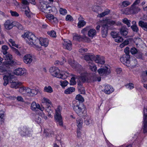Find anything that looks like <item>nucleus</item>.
Returning a JSON list of instances; mask_svg holds the SVG:
<instances>
[{
  "label": "nucleus",
  "instance_id": "1",
  "mask_svg": "<svg viewBox=\"0 0 147 147\" xmlns=\"http://www.w3.org/2000/svg\"><path fill=\"white\" fill-rule=\"evenodd\" d=\"M22 37L25 38H27L26 42L31 45H34L36 47H38V45L40 44L42 46L47 47L49 43V40L47 38H40L38 39L31 32H26L22 35Z\"/></svg>",
  "mask_w": 147,
  "mask_h": 147
},
{
  "label": "nucleus",
  "instance_id": "2",
  "mask_svg": "<svg viewBox=\"0 0 147 147\" xmlns=\"http://www.w3.org/2000/svg\"><path fill=\"white\" fill-rule=\"evenodd\" d=\"M14 75L13 74V72L11 71H9V72L6 74V75H5L3 78V79L4 80L3 85L4 86H6L8 83L9 81L11 83V88H16L17 87L18 85H20L22 83L18 82H13L11 79L14 78Z\"/></svg>",
  "mask_w": 147,
  "mask_h": 147
},
{
  "label": "nucleus",
  "instance_id": "3",
  "mask_svg": "<svg viewBox=\"0 0 147 147\" xmlns=\"http://www.w3.org/2000/svg\"><path fill=\"white\" fill-rule=\"evenodd\" d=\"M73 109L75 112L80 117L85 116L86 111L83 103L82 102L74 105L73 106Z\"/></svg>",
  "mask_w": 147,
  "mask_h": 147
},
{
  "label": "nucleus",
  "instance_id": "4",
  "mask_svg": "<svg viewBox=\"0 0 147 147\" xmlns=\"http://www.w3.org/2000/svg\"><path fill=\"white\" fill-rule=\"evenodd\" d=\"M101 34L102 36L104 38H105L108 34V27L109 25L111 23L114 24L115 22L113 21L111 22L107 20H103L102 22Z\"/></svg>",
  "mask_w": 147,
  "mask_h": 147
},
{
  "label": "nucleus",
  "instance_id": "5",
  "mask_svg": "<svg viewBox=\"0 0 147 147\" xmlns=\"http://www.w3.org/2000/svg\"><path fill=\"white\" fill-rule=\"evenodd\" d=\"M49 71L51 75L54 76L62 79H65L66 78L64 75L59 73V70L58 67H51Z\"/></svg>",
  "mask_w": 147,
  "mask_h": 147
},
{
  "label": "nucleus",
  "instance_id": "6",
  "mask_svg": "<svg viewBox=\"0 0 147 147\" xmlns=\"http://www.w3.org/2000/svg\"><path fill=\"white\" fill-rule=\"evenodd\" d=\"M3 59L0 56V67L5 68H12L15 64L14 61H5L2 63Z\"/></svg>",
  "mask_w": 147,
  "mask_h": 147
},
{
  "label": "nucleus",
  "instance_id": "7",
  "mask_svg": "<svg viewBox=\"0 0 147 147\" xmlns=\"http://www.w3.org/2000/svg\"><path fill=\"white\" fill-rule=\"evenodd\" d=\"M19 133L22 136H32L31 131H30L29 128L26 126H24L19 129Z\"/></svg>",
  "mask_w": 147,
  "mask_h": 147
},
{
  "label": "nucleus",
  "instance_id": "8",
  "mask_svg": "<svg viewBox=\"0 0 147 147\" xmlns=\"http://www.w3.org/2000/svg\"><path fill=\"white\" fill-rule=\"evenodd\" d=\"M98 74L101 76H106L109 74L111 71L109 68L106 66L102 67L98 70Z\"/></svg>",
  "mask_w": 147,
  "mask_h": 147
},
{
  "label": "nucleus",
  "instance_id": "9",
  "mask_svg": "<svg viewBox=\"0 0 147 147\" xmlns=\"http://www.w3.org/2000/svg\"><path fill=\"white\" fill-rule=\"evenodd\" d=\"M143 128L144 133L147 132V109L145 108L144 110Z\"/></svg>",
  "mask_w": 147,
  "mask_h": 147
},
{
  "label": "nucleus",
  "instance_id": "10",
  "mask_svg": "<svg viewBox=\"0 0 147 147\" xmlns=\"http://www.w3.org/2000/svg\"><path fill=\"white\" fill-rule=\"evenodd\" d=\"M130 55L123 54L120 59V61L124 64L128 66L130 63Z\"/></svg>",
  "mask_w": 147,
  "mask_h": 147
},
{
  "label": "nucleus",
  "instance_id": "11",
  "mask_svg": "<svg viewBox=\"0 0 147 147\" xmlns=\"http://www.w3.org/2000/svg\"><path fill=\"white\" fill-rule=\"evenodd\" d=\"M84 59L89 64L93 63L95 55L92 53H88L84 56Z\"/></svg>",
  "mask_w": 147,
  "mask_h": 147
},
{
  "label": "nucleus",
  "instance_id": "12",
  "mask_svg": "<svg viewBox=\"0 0 147 147\" xmlns=\"http://www.w3.org/2000/svg\"><path fill=\"white\" fill-rule=\"evenodd\" d=\"M103 86L104 87V89L102 91L107 94H109L114 91V89L109 85L105 84Z\"/></svg>",
  "mask_w": 147,
  "mask_h": 147
},
{
  "label": "nucleus",
  "instance_id": "13",
  "mask_svg": "<svg viewBox=\"0 0 147 147\" xmlns=\"http://www.w3.org/2000/svg\"><path fill=\"white\" fill-rule=\"evenodd\" d=\"M31 109L34 111H37L38 109L40 110L42 112L44 110V107H40V105L36 104L34 102H33L31 104Z\"/></svg>",
  "mask_w": 147,
  "mask_h": 147
},
{
  "label": "nucleus",
  "instance_id": "14",
  "mask_svg": "<svg viewBox=\"0 0 147 147\" xmlns=\"http://www.w3.org/2000/svg\"><path fill=\"white\" fill-rule=\"evenodd\" d=\"M16 21L11 22L9 20H7L5 22L4 24V26L6 29L7 30H10L15 26Z\"/></svg>",
  "mask_w": 147,
  "mask_h": 147
},
{
  "label": "nucleus",
  "instance_id": "15",
  "mask_svg": "<svg viewBox=\"0 0 147 147\" xmlns=\"http://www.w3.org/2000/svg\"><path fill=\"white\" fill-rule=\"evenodd\" d=\"M63 47L66 49L70 51L72 49V45L71 42L68 40H64L63 43Z\"/></svg>",
  "mask_w": 147,
  "mask_h": 147
},
{
  "label": "nucleus",
  "instance_id": "16",
  "mask_svg": "<svg viewBox=\"0 0 147 147\" xmlns=\"http://www.w3.org/2000/svg\"><path fill=\"white\" fill-rule=\"evenodd\" d=\"M96 63H99L101 64H103L105 63V61L104 57L100 56L97 55L95 56L94 60Z\"/></svg>",
  "mask_w": 147,
  "mask_h": 147
},
{
  "label": "nucleus",
  "instance_id": "17",
  "mask_svg": "<svg viewBox=\"0 0 147 147\" xmlns=\"http://www.w3.org/2000/svg\"><path fill=\"white\" fill-rule=\"evenodd\" d=\"M33 57L30 54L25 55L23 57L24 61L26 64H30L33 60Z\"/></svg>",
  "mask_w": 147,
  "mask_h": 147
},
{
  "label": "nucleus",
  "instance_id": "18",
  "mask_svg": "<svg viewBox=\"0 0 147 147\" xmlns=\"http://www.w3.org/2000/svg\"><path fill=\"white\" fill-rule=\"evenodd\" d=\"M54 117L57 124H58L61 126H63V123L62 117L61 115L59 114L58 115L56 114L55 116Z\"/></svg>",
  "mask_w": 147,
  "mask_h": 147
},
{
  "label": "nucleus",
  "instance_id": "19",
  "mask_svg": "<svg viewBox=\"0 0 147 147\" xmlns=\"http://www.w3.org/2000/svg\"><path fill=\"white\" fill-rule=\"evenodd\" d=\"M126 9L129 10L130 12H131L134 14L138 13L140 10V9L139 7L136 6L132 5L129 9L127 8Z\"/></svg>",
  "mask_w": 147,
  "mask_h": 147
},
{
  "label": "nucleus",
  "instance_id": "20",
  "mask_svg": "<svg viewBox=\"0 0 147 147\" xmlns=\"http://www.w3.org/2000/svg\"><path fill=\"white\" fill-rule=\"evenodd\" d=\"M13 72L15 75L21 76L26 73V71L22 68H18L14 70Z\"/></svg>",
  "mask_w": 147,
  "mask_h": 147
},
{
  "label": "nucleus",
  "instance_id": "21",
  "mask_svg": "<svg viewBox=\"0 0 147 147\" xmlns=\"http://www.w3.org/2000/svg\"><path fill=\"white\" fill-rule=\"evenodd\" d=\"M88 38L85 35H83L82 36L81 35L77 34H75L73 36V39L74 40L79 41L82 40L83 39H88Z\"/></svg>",
  "mask_w": 147,
  "mask_h": 147
},
{
  "label": "nucleus",
  "instance_id": "22",
  "mask_svg": "<svg viewBox=\"0 0 147 147\" xmlns=\"http://www.w3.org/2000/svg\"><path fill=\"white\" fill-rule=\"evenodd\" d=\"M121 34L123 36H126L128 32V29L126 26H122L120 29Z\"/></svg>",
  "mask_w": 147,
  "mask_h": 147
},
{
  "label": "nucleus",
  "instance_id": "23",
  "mask_svg": "<svg viewBox=\"0 0 147 147\" xmlns=\"http://www.w3.org/2000/svg\"><path fill=\"white\" fill-rule=\"evenodd\" d=\"M138 25L144 30L147 31V22L140 21L138 22Z\"/></svg>",
  "mask_w": 147,
  "mask_h": 147
},
{
  "label": "nucleus",
  "instance_id": "24",
  "mask_svg": "<svg viewBox=\"0 0 147 147\" xmlns=\"http://www.w3.org/2000/svg\"><path fill=\"white\" fill-rule=\"evenodd\" d=\"M96 34V31L94 29H91L88 32V36L90 37H93Z\"/></svg>",
  "mask_w": 147,
  "mask_h": 147
},
{
  "label": "nucleus",
  "instance_id": "25",
  "mask_svg": "<svg viewBox=\"0 0 147 147\" xmlns=\"http://www.w3.org/2000/svg\"><path fill=\"white\" fill-rule=\"evenodd\" d=\"M12 68H4L1 67H0V74H1V73H4L6 75V74H7L9 72V71H10L9 69H11Z\"/></svg>",
  "mask_w": 147,
  "mask_h": 147
},
{
  "label": "nucleus",
  "instance_id": "26",
  "mask_svg": "<svg viewBox=\"0 0 147 147\" xmlns=\"http://www.w3.org/2000/svg\"><path fill=\"white\" fill-rule=\"evenodd\" d=\"M76 122L78 128H81L82 126L83 120L80 118H78L76 119Z\"/></svg>",
  "mask_w": 147,
  "mask_h": 147
},
{
  "label": "nucleus",
  "instance_id": "27",
  "mask_svg": "<svg viewBox=\"0 0 147 147\" xmlns=\"http://www.w3.org/2000/svg\"><path fill=\"white\" fill-rule=\"evenodd\" d=\"M75 88L73 87H70L66 89L64 91L65 94H70L74 91Z\"/></svg>",
  "mask_w": 147,
  "mask_h": 147
},
{
  "label": "nucleus",
  "instance_id": "28",
  "mask_svg": "<svg viewBox=\"0 0 147 147\" xmlns=\"http://www.w3.org/2000/svg\"><path fill=\"white\" fill-rule=\"evenodd\" d=\"M76 78L84 83L86 81L87 78L86 76L82 75L81 76H76Z\"/></svg>",
  "mask_w": 147,
  "mask_h": 147
},
{
  "label": "nucleus",
  "instance_id": "29",
  "mask_svg": "<svg viewBox=\"0 0 147 147\" xmlns=\"http://www.w3.org/2000/svg\"><path fill=\"white\" fill-rule=\"evenodd\" d=\"M110 12V10L106 9L103 12L99 14H98L97 16L100 18L103 17L106 15L108 14Z\"/></svg>",
  "mask_w": 147,
  "mask_h": 147
},
{
  "label": "nucleus",
  "instance_id": "30",
  "mask_svg": "<svg viewBox=\"0 0 147 147\" xmlns=\"http://www.w3.org/2000/svg\"><path fill=\"white\" fill-rule=\"evenodd\" d=\"M122 22L123 23L126 24L128 27H129L131 26L130 22L131 21L128 20L127 18H125L122 20Z\"/></svg>",
  "mask_w": 147,
  "mask_h": 147
},
{
  "label": "nucleus",
  "instance_id": "31",
  "mask_svg": "<svg viewBox=\"0 0 147 147\" xmlns=\"http://www.w3.org/2000/svg\"><path fill=\"white\" fill-rule=\"evenodd\" d=\"M44 91L45 92L51 93L53 92V90L51 86H49L48 87L45 86L44 88Z\"/></svg>",
  "mask_w": 147,
  "mask_h": 147
},
{
  "label": "nucleus",
  "instance_id": "32",
  "mask_svg": "<svg viewBox=\"0 0 147 147\" xmlns=\"http://www.w3.org/2000/svg\"><path fill=\"white\" fill-rule=\"evenodd\" d=\"M26 10H25V14L28 18H30L31 16V13L30 12V10L28 6H26L25 7Z\"/></svg>",
  "mask_w": 147,
  "mask_h": 147
},
{
  "label": "nucleus",
  "instance_id": "33",
  "mask_svg": "<svg viewBox=\"0 0 147 147\" xmlns=\"http://www.w3.org/2000/svg\"><path fill=\"white\" fill-rule=\"evenodd\" d=\"M39 90L37 88H35L34 89H31L30 96H33L37 94Z\"/></svg>",
  "mask_w": 147,
  "mask_h": 147
},
{
  "label": "nucleus",
  "instance_id": "34",
  "mask_svg": "<svg viewBox=\"0 0 147 147\" xmlns=\"http://www.w3.org/2000/svg\"><path fill=\"white\" fill-rule=\"evenodd\" d=\"M131 4V3L128 1H125L123 2L121 6V8L126 7Z\"/></svg>",
  "mask_w": 147,
  "mask_h": 147
},
{
  "label": "nucleus",
  "instance_id": "35",
  "mask_svg": "<svg viewBox=\"0 0 147 147\" xmlns=\"http://www.w3.org/2000/svg\"><path fill=\"white\" fill-rule=\"evenodd\" d=\"M5 112L3 111H0V125L1 124L5 116Z\"/></svg>",
  "mask_w": 147,
  "mask_h": 147
},
{
  "label": "nucleus",
  "instance_id": "36",
  "mask_svg": "<svg viewBox=\"0 0 147 147\" xmlns=\"http://www.w3.org/2000/svg\"><path fill=\"white\" fill-rule=\"evenodd\" d=\"M47 5L43 3L41 4L40 7V9L42 12L45 13V10L47 7Z\"/></svg>",
  "mask_w": 147,
  "mask_h": 147
},
{
  "label": "nucleus",
  "instance_id": "37",
  "mask_svg": "<svg viewBox=\"0 0 147 147\" xmlns=\"http://www.w3.org/2000/svg\"><path fill=\"white\" fill-rule=\"evenodd\" d=\"M89 65V66H90V68L92 71L94 72L96 71L97 67L93 63H91Z\"/></svg>",
  "mask_w": 147,
  "mask_h": 147
},
{
  "label": "nucleus",
  "instance_id": "38",
  "mask_svg": "<svg viewBox=\"0 0 147 147\" xmlns=\"http://www.w3.org/2000/svg\"><path fill=\"white\" fill-rule=\"evenodd\" d=\"M47 33L49 35L53 38H55L56 37V32L54 30L49 31L47 32Z\"/></svg>",
  "mask_w": 147,
  "mask_h": 147
},
{
  "label": "nucleus",
  "instance_id": "39",
  "mask_svg": "<svg viewBox=\"0 0 147 147\" xmlns=\"http://www.w3.org/2000/svg\"><path fill=\"white\" fill-rule=\"evenodd\" d=\"M66 62V60L64 57L63 58V61L61 62H60L59 61H56L55 62V65H62Z\"/></svg>",
  "mask_w": 147,
  "mask_h": 147
},
{
  "label": "nucleus",
  "instance_id": "40",
  "mask_svg": "<svg viewBox=\"0 0 147 147\" xmlns=\"http://www.w3.org/2000/svg\"><path fill=\"white\" fill-rule=\"evenodd\" d=\"M5 56L4 57V58H5V59L6 60H9V61H13V60H12V56L11 55L8 53L7 54H5Z\"/></svg>",
  "mask_w": 147,
  "mask_h": 147
},
{
  "label": "nucleus",
  "instance_id": "41",
  "mask_svg": "<svg viewBox=\"0 0 147 147\" xmlns=\"http://www.w3.org/2000/svg\"><path fill=\"white\" fill-rule=\"evenodd\" d=\"M43 100L44 101V103H45L47 105H47H51V102L49 99L45 98H43Z\"/></svg>",
  "mask_w": 147,
  "mask_h": 147
},
{
  "label": "nucleus",
  "instance_id": "42",
  "mask_svg": "<svg viewBox=\"0 0 147 147\" xmlns=\"http://www.w3.org/2000/svg\"><path fill=\"white\" fill-rule=\"evenodd\" d=\"M76 100H78L79 101L81 102L82 103L84 100V98L80 94H78L76 96Z\"/></svg>",
  "mask_w": 147,
  "mask_h": 147
},
{
  "label": "nucleus",
  "instance_id": "43",
  "mask_svg": "<svg viewBox=\"0 0 147 147\" xmlns=\"http://www.w3.org/2000/svg\"><path fill=\"white\" fill-rule=\"evenodd\" d=\"M86 24V22L84 20L79 22L78 24V28H81L84 26Z\"/></svg>",
  "mask_w": 147,
  "mask_h": 147
},
{
  "label": "nucleus",
  "instance_id": "44",
  "mask_svg": "<svg viewBox=\"0 0 147 147\" xmlns=\"http://www.w3.org/2000/svg\"><path fill=\"white\" fill-rule=\"evenodd\" d=\"M130 26L133 32H138L139 31V28L137 26Z\"/></svg>",
  "mask_w": 147,
  "mask_h": 147
},
{
  "label": "nucleus",
  "instance_id": "45",
  "mask_svg": "<svg viewBox=\"0 0 147 147\" xmlns=\"http://www.w3.org/2000/svg\"><path fill=\"white\" fill-rule=\"evenodd\" d=\"M130 52L132 55H135L138 53V51L136 48L132 47L131 49Z\"/></svg>",
  "mask_w": 147,
  "mask_h": 147
},
{
  "label": "nucleus",
  "instance_id": "46",
  "mask_svg": "<svg viewBox=\"0 0 147 147\" xmlns=\"http://www.w3.org/2000/svg\"><path fill=\"white\" fill-rule=\"evenodd\" d=\"M68 62L69 64H70L73 68H75L76 66V64L75 63L74 61H72L71 59H69L68 61Z\"/></svg>",
  "mask_w": 147,
  "mask_h": 147
},
{
  "label": "nucleus",
  "instance_id": "47",
  "mask_svg": "<svg viewBox=\"0 0 147 147\" xmlns=\"http://www.w3.org/2000/svg\"><path fill=\"white\" fill-rule=\"evenodd\" d=\"M76 76H75V77H73L71 78L69 84L71 85H74L76 84V82L75 81V79L76 78Z\"/></svg>",
  "mask_w": 147,
  "mask_h": 147
},
{
  "label": "nucleus",
  "instance_id": "48",
  "mask_svg": "<svg viewBox=\"0 0 147 147\" xmlns=\"http://www.w3.org/2000/svg\"><path fill=\"white\" fill-rule=\"evenodd\" d=\"M16 22L15 23V26H16L20 30H23L24 29V27L21 24Z\"/></svg>",
  "mask_w": 147,
  "mask_h": 147
},
{
  "label": "nucleus",
  "instance_id": "49",
  "mask_svg": "<svg viewBox=\"0 0 147 147\" xmlns=\"http://www.w3.org/2000/svg\"><path fill=\"white\" fill-rule=\"evenodd\" d=\"M115 40L116 42H122L123 41V39L122 37L118 35L115 38Z\"/></svg>",
  "mask_w": 147,
  "mask_h": 147
},
{
  "label": "nucleus",
  "instance_id": "50",
  "mask_svg": "<svg viewBox=\"0 0 147 147\" xmlns=\"http://www.w3.org/2000/svg\"><path fill=\"white\" fill-rule=\"evenodd\" d=\"M53 134V132H50V130L48 129H46L44 130V134L46 136H48L49 134L51 135Z\"/></svg>",
  "mask_w": 147,
  "mask_h": 147
},
{
  "label": "nucleus",
  "instance_id": "51",
  "mask_svg": "<svg viewBox=\"0 0 147 147\" xmlns=\"http://www.w3.org/2000/svg\"><path fill=\"white\" fill-rule=\"evenodd\" d=\"M78 85V90H81V88H83L82 87V84L83 82L80 81L79 80H77Z\"/></svg>",
  "mask_w": 147,
  "mask_h": 147
},
{
  "label": "nucleus",
  "instance_id": "52",
  "mask_svg": "<svg viewBox=\"0 0 147 147\" xmlns=\"http://www.w3.org/2000/svg\"><path fill=\"white\" fill-rule=\"evenodd\" d=\"M31 89L29 88H26L25 94L30 96Z\"/></svg>",
  "mask_w": 147,
  "mask_h": 147
},
{
  "label": "nucleus",
  "instance_id": "53",
  "mask_svg": "<svg viewBox=\"0 0 147 147\" xmlns=\"http://www.w3.org/2000/svg\"><path fill=\"white\" fill-rule=\"evenodd\" d=\"M61 85L63 87H65L68 84V82L66 80L61 81Z\"/></svg>",
  "mask_w": 147,
  "mask_h": 147
},
{
  "label": "nucleus",
  "instance_id": "54",
  "mask_svg": "<svg viewBox=\"0 0 147 147\" xmlns=\"http://www.w3.org/2000/svg\"><path fill=\"white\" fill-rule=\"evenodd\" d=\"M47 107H46V111L48 112V113H52V111L51 110V108L50 106V105H47Z\"/></svg>",
  "mask_w": 147,
  "mask_h": 147
},
{
  "label": "nucleus",
  "instance_id": "55",
  "mask_svg": "<svg viewBox=\"0 0 147 147\" xmlns=\"http://www.w3.org/2000/svg\"><path fill=\"white\" fill-rule=\"evenodd\" d=\"M26 87H20L19 90V92L23 94H25Z\"/></svg>",
  "mask_w": 147,
  "mask_h": 147
},
{
  "label": "nucleus",
  "instance_id": "56",
  "mask_svg": "<svg viewBox=\"0 0 147 147\" xmlns=\"http://www.w3.org/2000/svg\"><path fill=\"white\" fill-rule=\"evenodd\" d=\"M111 35L113 38H115L119 35V34L115 31H112L111 33Z\"/></svg>",
  "mask_w": 147,
  "mask_h": 147
},
{
  "label": "nucleus",
  "instance_id": "57",
  "mask_svg": "<svg viewBox=\"0 0 147 147\" xmlns=\"http://www.w3.org/2000/svg\"><path fill=\"white\" fill-rule=\"evenodd\" d=\"M59 11L60 13L62 15H65L67 13L66 10L62 8L60 9Z\"/></svg>",
  "mask_w": 147,
  "mask_h": 147
},
{
  "label": "nucleus",
  "instance_id": "58",
  "mask_svg": "<svg viewBox=\"0 0 147 147\" xmlns=\"http://www.w3.org/2000/svg\"><path fill=\"white\" fill-rule=\"evenodd\" d=\"M125 86L127 88H129L130 89H131L134 88L133 84L131 83L126 84Z\"/></svg>",
  "mask_w": 147,
  "mask_h": 147
},
{
  "label": "nucleus",
  "instance_id": "59",
  "mask_svg": "<svg viewBox=\"0 0 147 147\" xmlns=\"http://www.w3.org/2000/svg\"><path fill=\"white\" fill-rule=\"evenodd\" d=\"M45 11L44 13H49L51 11V6L49 5H47V7L46 9L45 10Z\"/></svg>",
  "mask_w": 147,
  "mask_h": 147
},
{
  "label": "nucleus",
  "instance_id": "60",
  "mask_svg": "<svg viewBox=\"0 0 147 147\" xmlns=\"http://www.w3.org/2000/svg\"><path fill=\"white\" fill-rule=\"evenodd\" d=\"M89 26H87L81 30V32L83 34V35H85V33L88 30H89Z\"/></svg>",
  "mask_w": 147,
  "mask_h": 147
},
{
  "label": "nucleus",
  "instance_id": "61",
  "mask_svg": "<svg viewBox=\"0 0 147 147\" xmlns=\"http://www.w3.org/2000/svg\"><path fill=\"white\" fill-rule=\"evenodd\" d=\"M35 120V121L38 124L42 122L41 118L38 116H36Z\"/></svg>",
  "mask_w": 147,
  "mask_h": 147
},
{
  "label": "nucleus",
  "instance_id": "62",
  "mask_svg": "<svg viewBox=\"0 0 147 147\" xmlns=\"http://www.w3.org/2000/svg\"><path fill=\"white\" fill-rule=\"evenodd\" d=\"M129 41L128 40H125L123 43H121L120 45V47L121 48L123 47L125 45H127L129 44Z\"/></svg>",
  "mask_w": 147,
  "mask_h": 147
},
{
  "label": "nucleus",
  "instance_id": "63",
  "mask_svg": "<svg viewBox=\"0 0 147 147\" xmlns=\"http://www.w3.org/2000/svg\"><path fill=\"white\" fill-rule=\"evenodd\" d=\"M10 12L13 16L18 17L19 16V14L16 11H13L11 10L10 11Z\"/></svg>",
  "mask_w": 147,
  "mask_h": 147
},
{
  "label": "nucleus",
  "instance_id": "64",
  "mask_svg": "<svg viewBox=\"0 0 147 147\" xmlns=\"http://www.w3.org/2000/svg\"><path fill=\"white\" fill-rule=\"evenodd\" d=\"M12 49L13 51L17 55L19 56L21 54L20 52L17 49L14 47H12Z\"/></svg>",
  "mask_w": 147,
  "mask_h": 147
}]
</instances>
